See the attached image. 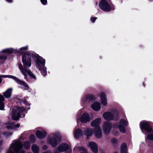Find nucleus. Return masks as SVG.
Returning a JSON list of instances; mask_svg holds the SVG:
<instances>
[{"label":"nucleus","mask_w":153,"mask_h":153,"mask_svg":"<svg viewBox=\"0 0 153 153\" xmlns=\"http://www.w3.org/2000/svg\"><path fill=\"white\" fill-rule=\"evenodd\" d=\"M22 61L24 67L21 63L18 65L19 68L22 74L24 76L26 79L28 75L32 78L35 79V76L31 71L26 68H29L31 65L30 55L26 53L22 56Z\"/></svg>","instance_id":"nucleus-1"},{"label":"nucleus","mask_w":153,"mask_h":153,"mask_svg":"<svg viewBox=\"0 0 153 153\" xmlns=\"http://www.w3.org/2000/svg\"><path fill=\"white\" fill-rule=\"evenodd\" d=\"M35 63L37 68L41 71L43 76H45L47 74L46 68L44 67L45 63V59L39 56L37 57Z\"/></svg>","instance_id":"nucleus-2"},{"label":"nucleus","mask_w":153,"mask_h":153,"mask_svg":"<svg viewBox=\"0 0 153 153\" xmlns=\"http://www.w3.org/2000/svg\"><path fill=\"white\" fill-rule=\"evenodd\" d=\"M25 111V109L24 107H19L16 106L14 107L11 116L13 119L14 120H18L20 116L24 117L25 114L22 113Z\"/></svg>","instance_id":"nucleus-3"},{"label":"nucleus","mask_w":153,"mask_h":153,"mask_svg":"<svg viewBox=\"0 0 153 153\" xmlns=\"http://www.w3.org/2000/svg\"><path fill=\"white\" fill-rule=\"evenodd\" d=\"M1 77L9 78L12 79H14L15 81V82L17 83V84H20L21 85V88H22L24 90H28L29 87L26 84L25 82L20 80L19 79L14 76L10 75H2L0 76V83L2 81V79Z\"/></svg>","instance_id":"nucleus-4"},{"label":"nucleus","mask_w":153,"mask_h":153,"mask_svg":"<svg viewBox=\"0 0 153 153\" xmlns=\"http://www.w3.org/2000/svg\"><path fill=\"white\" fill-rule=\"evenodd\" d=\"M100 8L105 12H108L114 9L111 6L108 2L105 0H101L99 3Z\"/></svg>","instance_id":"nucleus-5"},{"label":"nucleus","mask_w":153,"mask_h":153,"mask_svg":"<svg viewBox=\"0 0 153 153\" xmlns=\"http://www.w3.org/2000/svg\"><path fill=\"white\" fill-rule=\"evenodd\" d=\"M12 146L15 152L16 153H19V151L23 147V144L19 140L15 141L14 143H12Z\"/></svg>","instance_id":"nucleus-6"},{"label":"nucleus","mask_w":153,"mask_h":153,"mask_svg":"<svg viewBox=\"0 0 153 153\" xmlns=\"http://www.w3.org/2000/svg\"><path fill=\"white\" fill-rule=\"evenodd\" d=\"M141 128H143L148 132H150L152 130V128L149 124L147 122H141L140 123Z\"/></svg>","instance_id":"nucleus-7"},{"label":"nucleus","mask_w":153,"mask_h":153,"mask_svg":"<svg viewBox=\"0 0 153 153\" xmlns=\"http://www.w3.org/2000/svg\"><path fill=\"white\" fill-rule=\"evenodd\" d=\"M91 119L88 114L87 113H83L79 118V120L82 123H86L90 121Z\"/></svg>","instance_id":"nucleus-8"},{"label":"nucleus","mask_w":153,"mask_h":153,"mask_svg":"<svg viewBox=\"0 0 153 153\" xmlns=\"http://www.w3.org/2000/svg\"><path fill=\"white\" fill-rule=\"evenodd\" d=\"M128 124L127 122L124 120H121L120 121V124L118 126L120 131L123 133L126 132V129L124 126Z\"/></svg>","instance_id":"nucleus-9"},{"label":"nucleus","mask_w":153,"mask_h":153,"mask_svg":"<svg viewBox=\"0 0 153 153\" xmlns=\"http://www.w3.org/2000/svg\"><path fill=\"white\" fill-rule=\"evenodd\" d=\"M60 141V139L56 136L55 137H51L48 140V142L53 147H56Z\"/></svg>","instance_id":"nucleus-10"},{"label":"nucleus","mask_w":153,"mask_h":153,"mask_svg":"<svg viewBox=\"0 0 153 153\" xmlns=\"http://www.w3.org/2000/svg\"><path fill=\"white\" fill-rule=\"evenodd\" d=\"M111 128L110 123L108 122H106L103 124V129L106 134H108L110 132Z\"/></svg>","instance_id":"nucleus-11"},{"label":"nucleus","mask_w":153,"mask_h":153,"mask_svg":"<svg viewBox=\"0 0 153 153\" xmlns=\"http://www.w3.org/2000/svg\"><path fill=\"white\" fill-rule=\"evenodd\" d=\"M88 146L90 148L93 152L94 153H97L98 146L96 143L92 142H90L89 143Z\"/></svg>","instance_id":"nucleus-12"},{"label":"nucleus","mask_w":153,"mask_h":153,"mask_svg":"<svg viewBox=\"0 0 153 153\" xmlns=\"http://www.w3.org/2000/svg\"><path fill=\"white\" fill-rule=\"evenodd\" d=\"M74 137L76 138L82 135L83 134L82 131L80 128H75L74 131Z\"/></svg>","instance_id":"nucleus-13"},{"label":"nucleus","mask_w":153,"mask_h":153,"mask_svg":"<svg viewBox=\"0 0 153 153\" xmlns=\"http://www.w3.org/2000/svg\"><path fill=\"white\" fill-rule=\"evenodd\" d=\"M104 118L107 120H111L114 118V115L110 112H105L103 114Z\"/></svg>","instance_id":"nucleus-14"},{"label":"nucleus","mask_w":153,"mask_h":153,"mask_svg":"<svg viewBox=\"0 0 153 153\" xmlns=\"http://www.w3.org/2000/svg\"><path fill=\"white\" fill-rule=\"evenodd\" d=\"M100 96L101 104L103 106L106 105L107 104V100L105 94L103 93H101L100 94Z\"/></svg>","instance_id":"nucleus-15"},{"label":"nucleus","mask_w":153,"mask_h":153,"mask_svg":"<svg viewBox=\"0 0 153 153\" xmlns=\"http://www.w3.org/2000/svg\"><path fill=\"white\" fill-rule=\"evenodd\" d=\"M68 148V146L66 143H63L60 144L58 148V150L61 152L66 151Z\"/></svg>","instance_id":"nucleus-16"},{"label":"nucleus","mask_w":153,"mask_h":153,"mask_svg":"<svg viewBox=\"0 0 153 153\" xmlns=\"http://www.w3.org/2000/svg\"><path fill=\"white\" fill-rule=\"evenodd\" d=\"M101 122V119L100 118H98L92 121L91 123V125L92 127H96L98 126Z\"/></svg>","instance_id":"nucleus-17"},{"label":"nucleus","mask_w":153,"mask_h":153,"mask_svg":"<svg viewBox=\"0 0 153 153\" xmlns=\"http://www.w3.org/2000/svg\"><path fill=\"white\" fill-rule=\"evenodd\" d=\"M36 135L37 137L39 138H44L46 136V133L45 131H41L37 130L36 132Z\"/></svg>","instance_id":"nucleus-18"},{"label":"nucleus","mask_w":153,"mask_h":153,"mask_svg":"<svg viewBox=\"0 0 153 153\" xmlns=\"http://www.w3.org/2000/svg\"><path fill=\"white\" fill-rule=\"evenodd\" d=\"M92 108L95 111H98L100 109V103L95 102L91 105Z\"/></svg>","instance_id":"nucleus-19"},{"label":"nucleus","mask_w":153,"mask_h":153,"mask_svg":"<svg viewBox=\"0 0 153 153\" xmlns=\"http://www.w3.org/2000/svg\"><path fill=\"white\" fill-rule=\"evenodd\" d=\"M94 135L97 138H99L101 137L102 131L100 128H98L95 130Z\"/></svg>","instance_id":"nucleus-20"},{"label":"nucleus","mask_w":153,"mask_h":153,"mask_svg":"<svg viewBox=\"0 0 153 153\" xmlns=\"http://www.w3.org/2000/svg\"><path fill=\"white\" fill-rule=\"evenodd\" d=\"M20 126L19 124L15 125L12 123H8L7 124V128L10 129H16V128H19Z\"/></svg>","instance_id":"nucleus-21"},{"label":"nucleus","mask_w":153,"mask_h":153,"mask_svg":"<svg viewBox=\"0 0 153 153\" xmlns=\"http://www.w3.org/2000/svg\"><path fill=\"white\" fill-rule=\"evenodd\" d=\"M12 91V88H10L8 89L4 93L3 95L4 96L7 98L10 97L11 95Z\"/></svg>","instance_id":"nucleus-22"},{"label":"nucleus","mask_w":153,"mask_h":153,"mask_svg":"<svg viewBox=\"0 0 153 153\" xmlns=\"http://www.w3.org/2000/svg\"><path fill=\"white\" fill-rule=\"evenodd\" d=\"M93 130L91 128H86L85 130L84 134L87 136H90L93 134Z\"/></svg>","instance_id":"nucleus-23"},{"label":"nucleus","mask_w":153,"mask_h":153,"mask_svg":"<svg viewBox=\"0 0 153 153\" xmlns=\"http://www.w3.org/2000/svg\"><path fill=\"white\" fill-rule=\"evenodd\" d=\"M16 51L15 50L12 48H8L4 50L1 51L0 53L1 54L3 53H11L13 52H16Z\"/></svg>","instance_id":"nucleus-24"},{"label":"nucleus","mask_w":153,"mask_h":153,"mask_svg":"<svg viewBox=\"0 0 153 153\" xmlns=\"http://www.w3.org/2000/svg\"><path fill=\"white\" fill-rule=\"evenodd\" d=\"M31 149L34 153H39V148L38 146L35 144H33L31 146Z\"/></svg>","instance_id":"nucleus-25"},{"label":"nucleus","mask_w":153,"mask_h":153,"mask_svg":"<svg viewBox=\"0 0 153 153\" xmlns=\"http://www.w3.org/2000/svg\"><path fill=\"white\" fill-rule=\"evenodd\" d=\"M4 100V97L1 95H0V109L3 110L4 108V104L3 102Z\"/></svg>","instance_id":"nucleus-26"},{"label":"nucleus","mask_w":153,"mask_h":153,"mask_svg":"<svg viewBox=\"0 0 153 153\" xmlns=\"http://www.w3.org/2000/svg\"><path fill=\"white\" fill-rule=\"evenodd\" d=\"M127 146L125 143H123L120 148L121 153H127Z\"/></svg>","instance_id":"nucleus-27"},{"label":"nucleus","mask_w":153,"mask_h":153,"mask_svg":"<svg viewBox=\"0 0 153 153\" xmlns=\"http://www.w3.org/2000/svg\"><path fill=\"white\" fill-rule=\"evenodd\" d=\"M92 98V96L89 95H85L83 97L82 100L83 101H91V99Z\"/></svg>","instance_id":"nucleus-28"},{"label":"nucleus","mask_w":153,"mask_h":153,"mask_svg":"<svg viewBox=\"0 0 153 153\" xmlns=\"http://www.w3.org/2000/svg\"><path fill=\"white\" fill-rule=\"evenodd\" d=\"M24 146L25 149H27L30 148V143L28 141H25L24 143Z\"/></svg>","instance_id":"nucleus-29"},{"label":"nucleus","mask_w":153,"mask_h":153,"mask_svg":"<svg viewBox=\"0 0 153 153\" xmlns=\"http://www.w3.org/2000/svg\"><path fill=\"white\" fill-rule=\"evenodd\" d=\"M147 138L146 139H148L151 140H153V134H150L147 136Z\"/></svg>","instance_id":"nucleus-30"},{"label":"nucleus","mask_w":153,"mask_h":153,"mask_svg":"<svg viewBox=\"0 0 153 153\" xmlns=\"http://www.w3.org/2000/svg\"><path fill=\"white\" fill-rule=\"evenodd\" d=\"M80 150L84 152V153L81 152V153H87V152L86 149L83 147H81L80 148Z\"/></svg>","instance_id":"nucleus-31"},{"label":"nucleus","mask_w":153,"mask_h":153,"mask_svg":"<svg viewBox=\"0 0 153 153\" xmlns=\"http://www.w3.org/2000/svg\"><path fill=\"white\" fill-rule=\"evenodd\" d=\"M41 2L44 5H46L47 3V0H40Z\"/></svg>","instance_id":"nucleus-32"},{"label":"nucleus","mask_w":153,"mask_h":153,"mask_svg":"<svg viewBox=\"0 0 153 153\" xmlns=\"http://www.w3.org/2000/svg\"><path fill=\"white\" fill-rule=\"evenodd\" d=\"M28 48V46H26L25 47H24L22 48H20V50H25L27 49Z\"/></svg>","instance_id":"nucleus-33"},{"label":"nucleus","mask_w":153,"mask_h":153,"mask_svg":"<svg viewBox=\"0 0 153 153\" xmlns=\"http://www.w3.org/2000/svg\"><path fill=\"white\" fill-rule=\"evenodd\" d=\"M117 142V140L114 138L112 139L111 140V142L113 143H116Z\"/></svg>","instance_id":"nucleus-34"},{"label":"nucleus","mask_w":153,"mask_h":153,"mask_svg":"<svg viewBox=\"0 0 153 153\" xmlns=\"http://www.w3.org/2000/svg\"><path fill=\"white\" fill-rule=\"evenodd\" d=\"M97 19L96 17H92L91 18V21L93 22H94L95 20Z\"/></svg>","instance_id":"nucleus-35"},{"label":"nucleus","mask_w":153,"mask_h":153,"mask_svg":"<svg viewBox=\"0 0 153 153\" xmlns=\"http://www.w3.org/2000/svg\"><path fill=\"white\" fill-rule=\"evenodd\" d=\"M0 59H6V57L4 55V56H0Z\"/></svg>","instance_id":"nucleus-36"},{"label":"nucleus","mask_w":153,"mask_h":153,"mask_svg":"<svg viewBox=\"0 0 153 153\" xmlns=\"http://www.w3.org/2000/svg\"><path fill=\"white\" fill-rule=\"evenodd\" d=\"M24 103L26 105H28L29 104H28V103L25 100H24Z\"/></svg>","instance_id":"nucleus-37"},{"label":"nucleus","mask_w":153,"mask_h":153,"mask_svg":"<svg viewBox=\"0 0 153 153\" xmlns=\"http://www.w3.org/2000/svg\"><path fill=\"white\" fill-rule=\"evenodd\" d=\"M47 146H45L43 147V149H46L47 148Z\"/></svg>","instance_id":"nucleus-38"},{"label":"nucleus","mask_w":153,"mask_h":153,"mask_svg":"<svg viewBox=\"0 0 153 153\" xmlns=\"http://www.w3.org/2000/svg\"><path fill=\"white\" fill-rule=\"evenodd\" d=\"M7 2H11L12 1V0H6Z\"/></svg>","instance_id":"nucleus-39"},{"label":"nucleus","mask_w":153,"mask_h":153,"mask_svg":"<svg viewBox=\"0 0 153 153\" xmlns=\"http://www.w3.org/2000/svg\"><path fill=\"white\" fill-rule=\"evenodd\" d=\"M34 136L33 135H32L30 137V138H34Z\"/></svg>","instance_id":"nucleus-40"},{"label":"nucleus","mask_w":153,"mask_h":153,"mask_svg":"<svg viewBox=\"0 0 153 153\" xmlns=\"http://www.w3.org/2000/svg\"><path fill=\"white\" fill-rule=\"evenodd\" d=\"M25 152L24 151L22 150L21 152L20 153H25Z\"/></svg>","instance_id":"nucleus-41"},{"label":"nucleus","mask_w":153,"mask_h":153,"mask_svg":"<svg viewBox=\"0 0 153 153\" xmlns=\"http://www.w3.org/2000/svg\"><path fill=\"white\" fill-rule=\"evenodd\" d=\"M2 142L1 141L0 142V146L2 144Z\"/></svg>","instance_id":"nucleus-42"},{"label":"nucleus","mask_w":153,"mask_h":153,"mask_svg":"<svg viewBox=\"0 0 153 153\" xmlns=\"http://www.w3.org/2000/svg\"><path fill=\"white\" fill-rule=\"evenodd\" d=\"M9 153H14L12 151H10V152Z\"/></svg>","instance_id":"nucleus-43"},{"label":"nucleus","mask_w":153,"mask_h":153,"mask_svg":"<svg viewBox=\"0 0 153 153\" xmlns=\"http://www.w3.org/2000/svg\"><path fill=\"white\" fill-rule=\"evenodd\" d=\"M12 133H10V135H12Z\"/></svg>","instance_id":"nucleus-44"},{"label":"nucleus","mask_w":153,"mask_h":153,"mask_svg":"<svg viewBox=\"0 0 153 153\" xmlns=\"http://www.w3.org/2000/svg\"><path fill=\"white\" fill-rule=\"evenodd\" d=\"M117 153L115 152V153Z\"/></svg>","instance_id":"nucleus-45"}]
</instances>
